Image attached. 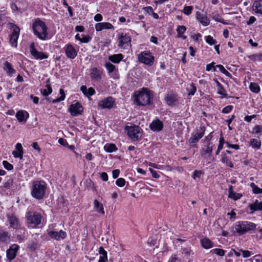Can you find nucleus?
<instances>
[{"mask_svg": "<svg viewBox=\"0 0 262 262\" xmlns=\"http://www.w3.org/2000/svg\"><path fill=\"white\" fill-rule=\"evenodd\" d=\"M34 34L41 40H45L48 36V28L45 22L39 18H36L32 24Z\"/></svg>", "mask_w": 262, "mask_h": 262, "instance_id": "1", "label": "nucleus"}, {"mask_svg": "<svg viewBox=\"0 0 262 262\" xmlns=\"http://www.w3.org/2000/svg\"><path fill=\"white\" fill-rule=\"evenodd\" d=\"M235 231L239 235H242L246 233L256 229L257 225L249 221H238L233 225Z\"/></svg>", "mask_w": 262, "mask_h": 262, "instance_id": "2", "label": "nucleus"}, {"mask_svg": "<svg viewBox=\"0 0 262 262\" xmlns=\"http://www.w3.org/2000/svg\"><path fill=\"white\" fill-rule=\"evenodd\" d=\"M47 189V184L43 181L33 182L31 189L32 196L37 200L43 199Z\"/></svg>", "mask_w": 262, "mask_h": 262, "instance_id": "3", "label": "nucleus"}, {"mask_svg": "<svg viewBox=\"0 0 262 262\" xmlns=\"http://www.w3.org/2000/svg\"><path fill=\"white\" fill-rule=\"evenodd\" d=\"M134 96L135 102L138 105L144 106L151 103V97L146 89H143L141 92H136Z\"/></svg>", "mask_w": 262, "mask_h": 262, "instance_id": "4", "label": "nucleus"}, {"mask_svg": "<svg viewBox=\"0 0 262 262\" xmlns=\"http://www.w3.org/2000/svg\"><path fill=\"white\" fill-rule=\"evenodd\" d=\"M26 218L27 227L30 228H35L40 224L42 216L36 211H28L26 212Z\"/></svg>", "mask_w": 262, "mask_h": 262, "instance_id": "5", "label": "nucleus"}, {"mask_svg": "<svg viewBox=\"0 0 262 262\" xmlns=\"http://www.w3.org/2000/svg\"><path fill=\"white\" fill-rule=\"evenodd\" d=\"M125 130L128 136L133 141H138L142 137L141 129L139 126L129 123L125 127Z\"/></svg>", "mask_w": 262, "mask_h": 262, "instance_id": "6", "label": "nucleus"}, {"mask_svg": "<svg viewBox=\"0 0 262 262\" xmlns=\"http://www.w3.org/2000/svg\"><path fill=\"white\" fill-rule=\"evenodd\" d=\"M205 130V128L204 126H200L199 128H195L191 133L189 139V143L191 146L196 147V143L203 137Z\"/></svg>", "mask_w": 262, "mask_h": 262, "instance_id": "7", "label": "nucleus"}, {"mask_svg": "<svg viewBox=\"0 0 262 262\" xmlns=\"http://www.w3.org/2000/svg\"><path fill=\"white\" fill-rule=\"evenodd\" d=\"M138 61L146 65L151 66L154 64L155 57L149 51L142 52L138 55Z\"/></svg>", "mask_w": 262, "mask_h": 262, "instance_id": "8", "label": "nucleus"}, {"mask_svg": "<svg viewBox=\"0 0 262 262\" xmlns=\"http://www.w3.org/2000/svg\"><path fill=\"white\" fill-rule=\"evenodd\" d=\"M10 27L13 29V31L10 35L9 42L12 47L16 48L17 46L20 29L13 24H10Z\"/></svg>", "mask_w": 262, "mask_h": 262, "instance_id": "9", "label": "nucleus"}, {"mask_svg": "<svg viewBox=\"0 0 262 262\" xmlns=\"http://www.w3.org/2000/svg\"><path fill=\"white\" fill-rule=\"evenodd\" d=\"M115 105V100L111 97L100 100L98 102V106L103 109H111Z\"/></svg>", "mask_w": 262, "mask_h": 262, "instance_id": "10", "label": "nucleus"}, {"mask_svg": "<svg viewBox=\"0 0 262 262\" xmlns=\"http://www.w3.org/2000/svg\"><path fill=\"white\" fill-rule=\"evenodd\" d=\"M30 51L31 54L35 59L41 60L43 59H46L48 57L47 54L45 53L42 52L38 51L35 48L34 43H32L30 46Z\"/></svg>", "mask_w": 262, "mask_h": 262, "instance_id": "11", "label": "nucleus"}, {"mask_svg": "<svg viewBox=\"0 0 262 262\" xmlns=\"http://www.w3.org/2000/svg\"><path fill=\"white\" fill-rule=\"evenodd\" d=\"M63 49L67 57L70 59H73L77 55V51L75 48L71 44H67Z\"/></svg>", "mask_w": 262, "mask_h": 262, "instance_id": "12", "label": "nucleus"}, {"mask_svg": "<svg viewBox=\"0 0 262 262\" xmlns=\"http://www.w3.org/2000/svg\"><path fill=\"white\" fill-rule=\"evenodd\" d=\"M69 111L72 116H76L81 114L83 107L79 102H77L70 106Z\"/></svg>", "mask_w": 262, "mask_h": 262, "instance_id": "13", "label": "nucleus"}, {"mask_svg": "<svg viewBox=\"0 0 262 262\" xmlns=\"http://www.w3.org/2000/svg\"><path fill=\"white\" fill-rule=\"evenodd\" d=\"M103 70L95 67L92 68L90 70V77L93 81H100L102 78Z\"/></svg>", "mask_w": 262, "mask_h": 262, "instance_id": "14", "label": "nucleus"}, {"mask_svg": "<svg viewBox=\"0 0 262 262\" xmlns=\"http://www.w3.org/2000/svg\"><path fill=\"white\" fill-rule=\"evenodd\" d=\"M19 246L17 244H13L7 251V257L9 261L13 260L16 256Z\"/></svg>", "mask_w": 262, "mask_h": 262, "instance_id": "15", "label": "nucleus"}, {"mask_svg": "<svg viewBox=\"0 0 262 262\" xmlns=\"http://www.w3.org/2000/svg\"><path fill=\"white\" fill-rule=\"evenodd\" d=\"M8 222L10 224V227L13 229H18L20 226L18 219L13 214L7 215Z\"/></svg>", "mask_w": 262, "mask_h": 262, "instance_id": "16", "label": "nucleus"}, {"mask_svg": "<svg viewBox=\"0 0 262 262\" xmlns=\"http://www.w3.org/2000/svg\"><path fill=\"white\" fill-rule=\"evenodd\" d=\"M48 235L51 238L57 241L64 239L67 236L66 232L62 230H60L59 232L50 231L48 232Z\"/></svg>", "mask_w": 262, "mask_h": 262, "instance_id": "17", "label": "nucleus"}, {"mask_svg": "<svg viewBox=\"0 0 262 262\" xmlns=\"http://www.w3.org/2000/svg\"><path fill=\"white\" fill-rule=\"evenodd\" d=\"M213 150V145L210 141H207L206 144L204 145L200 150L202 156L205 157L208 155L210 156Z\"/></svg>", "mask_w": 262, "mask_h": 262, "instance_id": "18", "label": "nucleus"}, {"mask_svg": "<svg viewBox=\"0 0 262 262\" xmlns=\"http://www.w3.org/2000/svg\"><path fill=\"white\" fill-rule=\"evenodd\" d=\"M119 44L118 46L123 48L125 45L128 44L131 41V38L127 34L121 33L119 35Z\"/></svg>", "mask_w": 262, "mask_h": 262, "instance_id": "19", "label": "nucleus"}, {"mask_svg": "<svg viewBox=\"0 0 262 262\" xmlns=\"http://www.w3.org/2000/svg\"><path fill=\"white\" fill-rule=\"evenodd\" d=\"M149 127L154 132H160L163 127V122L159 119L153 120L149 124Z\"/></svg>", "mask_w": 262, "mask_h": 262, "instance_id": "20", "label": "nucleus"}, {"mask_svg": "<svg viewBox=\"0 0 262 262\" xmlns=\"http://www.w3.org/2000/svg\"><path fill=\"white\" fill-rule=\"evenodd\" d=\"M221 161L226 166L230 168L234 167V164L231 161V157L228 156L225 152H222L221 155Z\"/></svg>", "mask_w": 262, "mask_h": 262, "instance_id": "21", "label": "nucleus"}, {"mask_svg": "<svg viewBox=\"0 0 262 262\" xmlns=\"http://www.w3.org/2000/svg\"><path fill=\"white\" fill-rule=\"evenodd\" d=\"M113 25L107 22L98 23L95 25V29L96 31H101L103 29H114Z\"/></svg>", "mask_w": 262, "mask_h": 262, "instance_id": "22", "label": "nucleus"}, {"mask_svg": "<svg viewBox=\"0 0 262 262\" xmlns=\"http://www.w3.org/2000/svg\"><path fill=\"white\" fill-rule=\"evenodd\" d=\"M196 18L197 20L204 26H207L209 24V20L205 14L196 12Z\"/></svg>", "mask_w": 262, "mask_h": 262, "instance_id": "23", "label": "nucleus"}, {"mask_svg": "<svg viewBox=\"0 0 262 262\" xmlns=\"http://www.w3.org/2000/svg\"><path fill=\"white\" fill-rule=\"evenodd\" d=\"M15 149L16 150L12 151V155L15 158H19L22 159L23 157V149L22 145L20 143H18L15 145Z\"/></svg>", "mask_w": 262, "mask_h": 262, "instance_id": "24", "label": "nucleus"}, {"mask_svg": "<svg viewBox=\"0 0 262 262\" xmlns=\"http://www.w3.org/2000/svg\"><path fill=\"white\" fill-rule=\"evenodd\" d=\"M16 117L19 122H26L29 118L28 113L25 111H19L16 114Z\"/></svg>", "mask_w": 262, "mask_h": 262, "instance_id": "25", "label": "nucleus"}, {"mask_svg": "<svg viewBox=\"0 0 262 262\" xmlns=\"http://www.w3.org/2000/svg\"><path fill=\"white\" fill-rule=\"evenodd\" d=\"M3 69L9 76H12L16 72V71L13 69L11 63L7 61L4 62Z\"/></svg>", "mask_w": 262, "mask_h": 262, "instance_id": "26", "label": "nucleus"}, {"mask_svg": "<svg viewBox=\"0 0 262 262\" xmlns=\"http://www.w3.org/2000/svg\"><path fill=\"white\" fill-rule=\"evenodd\" d=\"M165 100L168 105H174L177 101V95L174 94H168Z\"/></svg>", "mask_w": 262, "mask_h": 262, "instance_id": "27", "label": "nucleus"}, {"mask_svg": "<svg viewBox=\"0 0 262 262\" xmlns=\"http://www.w3.org/2000/svg\"><path fill=\"white\" fill-rule=\"evenodd\" d=\"M94 209L96 211L102 215H104L105 211L102 203H100L97 200L94 201Z\"/></svg>", "mask_w": 262, "mask_h": 262, "instance_id": "28", "label": "nucleus"}, {"mask_svg": "<svg viewBox=\"0 0 262 262\" xmlns=\"http://www.w3.org/2000/svg\"><path fill=\"white\" fill-rule=\"evenodd\" d=\"M215 83L217 86V93L218 94L222 95V97H226L227 94L225 89L224 88L223 85L220 83L217 79H214Z\"/></svg>", "mask_w": 262, "mask_h": 262, "instance_id": "29", "label": "nucleus"}, {"mask_svg": "<svg viewBox=\"0 0 262 262\" xmlns=\"http://www.w3.org/2000/svg\"><path fill=\"white\" fill-rule=\"evenodd\" d=\"M123 58V55L120 53L110 55L108 56V59L110 61L114 63H119Z\"/></svg>", "mask_w": 262, "mask_h": 262, "instance_id": "30", "label": "nucleus"}, {"mask_svg": "<svg viewBox=\"0 0 262 262\" xmlns=\"http://www.w3.org/2000/svg\"><path fill=\"white\" fill-rule=\"evenodd\" d=\"M249 208L252 211L262 210V201L256 200L254 203L249 205Z\"/></svg>", "mask_w": 262, "mask_h": 262, "instance_id": "31", "label": "nucleus"}, {"mask_svg": "<svg viewBox=\"0 0 262 262\" xmlns=\"http://www.w3.org/2000/svg\"><path fill=\"white\" fill-rule=\"evenodd\" d=\"M253 9L256 13L262 14V0L255 1L253 5Z\"/></svg>", "mask_w": 262, "mask_h": 262, "instance_id": "32", "label": "nucleus"}, {"mask_svg": "<svg viewBox=\"0 0 262 262\" xmlns=\"http://www.w3.org/2000/svg\"><path fill=\"white\" fill-rule=\"evenodd\" d=\"M186 30V28L184 26H179L177 29L178 37L181 38L183 39H186L187 36L183 35Z\"/></svg>", "mask_w": 262, "mask_h": 262, "instance_id": "33", "label": "nucleus"}, {"mask_svg": "<svg viewBox=\"0 0 262 262\" xmlns=\"http://www.w3.org/2000/svg\"><path fill=\"white\" fill-rule=\"evenodd\" d=\"M201 243L202 247L205 249H210L213 247V243L208 238H204L201 239Z\"/></svg>", "mask_w": 262, "mask_h": 262, "instance_id": "34", "label": "nucleus"}, {"mask_svg": "<svg viewBox=\"0 0 262 262\" xmlns=\"http://www.w3.org/2000/svg\"><path fill=\"white\" fill-rule=\"evenodd\" d=\"M249 146L253 148L259 149L261 146V142L257 139H251L249 142Z\"/></svg>", "mask_w": 262, "mask_h": 262, "instance_id": "35", "label": "nucleus"}, {"mask_svg": "<svg viewBox=\"0 0 262 262\" xmlns=\"http://www.w3.org/2000/svg\"><path fill=\"white\" fill-rule=\"evenodd\" d=\"M49 80L47 81V84L45 86V89L43 90H41V93L45 96H47L51 94L52 92V89L50 84L48 83Z\"/></svg>", "mask_w": 262, "mask_h": 262, "instance_id": "36", "label": "nucleus"}, {"mask_svg": "<svg viewBox=\"0 0 262 262\" xmlns=\"http://www.w3.org/2000/svg\"><path fill=\"white\" fill-rule=\"evenodd\" d=\"M10 237L8 233L6 231H2L0 232V241L2 242H8L9 241Z\"/></svg>", "mask_w": 262, "mask_h": 262, "instance_id": "37", "label": "nucleus"}, {"mask_svg": "<svg viewBox=\"0 0 262 262\" xmlns=\"http://www.w3.org/2000/svg\"><path fill=\"white\" fill-rule=\"evenodd\" d=\"M249 89L253 93H258L260 91V87L258 84L251 82L249 85Z\"/></svg>", "mask_w": 262, "mask_h": 262, "instance_id": "38", "label": "nucleus"}, {"mask_svg": "<svg viewBox=\"0 0 262 262\" xmlns=\"http://www.w3.org/2000/svg\"><path fill=\"white\" fill-rule=\"evenodd\" d=\"M248 58L254 61H262V54H252L248 56Z\"/></svg>", "mask_w": 262, "mask_h": 262, "instance_id": "39", "label": "nucleus"}, {"mask_svg": "<svg viewBox=\"0 0 262 262\" xmlns=\"http://www.w3.org/2000/svg\"><path fill=\"white\" fill-rule=\"evenodd\" d=\"M104 150L108 152H112L117 150L114 144H106L104 147Z\"/></svg>", "mask_w": 262, "mask_h": 262, "instance_id": "40", "label": "nucleus"}, {"mask_svg": "<svg viewBox=\"0 0 262 262\" xmlns=\"http://www.w3.org/2000/svg\"><path fill=\"white\" fill-rule=\"evenodd\" d=\"M250 187L252 189V191L253 193L255 194H259L262 193V189L259 188L257 186H256L254 183H251L250 184Z\"/></svg>", "mask_w": 262, "mask_h": 262, "instance_id": "41", "label": "nucleus"}, {"mask_svg": "<svg viewBox=\"0 0 262 262\" xmlns=\"http://www.w3.org/2000/svg\"><path fill=\"white\" fill-rule=\"evenodd\" d=\"M104 67L107 69L108 74L112 73L116 69V67L110 62H106L105 64Z\"/></svg>", "mask_w": 262, "mask_h": 262, "instance_id": "42", "label": "nucleus"}, {"mask_svg": "<svg viewBox=\"0 0 262 262\" xmlns=\"http://www.w3.org/2000/svg\"><path fill=\"white\" fill-rule=\"evenodd\" d=\"M60 94L61 95L60 97L58 98L53 100L52 102L55 103L61 101H63L65 98V94L63 89H60L59 90Z\"/></svg>", "mask_w": 262, "mask_h": 262, "instance_id": "43", "label": "nucleus"}, {"mask_svg": "<svg viewBox=\"0 0 262 262\" xmlns=\"http://www.w3.org/2000/svg\"><path fill=\"white\" fill-rule=\"evenodd\" d=\"M187 89L188 91V95H193L196 91V88L193 83L191 84Z\"/></svg>", "mask_w": 262, "mask_h": 262, "instance_id": "44", "label": "nucleus"}, {"mask_svg": "<svg viewBox=\"0 0 262 262\" xmlns=\"http://www.w3.org/2000/svg\"><path fill=\"white\" fill-rule=\"evenodd\" d=\"M212 18L216 21L224 23V19L220 16L219 14L212 13Z\"/></svg>", "mask_w": 262, "mask_h": 262, "instance_id": "45", "label": "nucleus"}, {"mask_svg": "<svg viewBox=\"0 0 262 262\" xmlns=\"http://www.w3.org/2000/svg\"><path fill=\"white\" fill-rule=\"evenodd\" d=\"M206 41L210 45H214L216 43V40L210 35L206 37Z\"/></svg>", "mask_w": 262, "mask_h": 262, "instance_id": "46", "label": "nucleus"}, {"mask_svg": "<svg viewBox=\"0 0 262 262\" xmlns=\"http://www.w3.org/2000/svg\"><path fill=\"white\" fill-rule=\"evenodd\" d=\"M192 9L193 7L192 6H185L183 10V12L185 14L188 15L191 13Z\"/></svg>", "mask_w": 262, "mask_h": 262, "instance_id": "47", "label": "nucleus"}, {"mask_svg": "<svg viewBox=\"0 0 262 262\" xmlns=\"http://www.w3.org/2000/svg\"><path fill=\"white\" fill-rule=\"evenodd\" d=\"M242 196V195L240 193L233 192L231 194H229V197L233 199L234 200H237L239 199Z\"/></svg>", "mask_w": 262, "mask_h": 262, "instance_id": "48", "label": "nucleus"}, {"mask_svg": "<svg viewBox=\"0 0 262 262\" xmlns=\"http://www.w3.org/2000/svg\"><path fill=\"white\" fill-rule=\"evenodd\" d=\"M3 164L5 168L8 170H11L13 168V166L7 161H4L3 162Z\"/></svg>", "mask_w": 262, "mask_h": 262, "instance_id": "49", "label": "nucleus"}, {"mask_svg": "<svg viewBox=\"0 0 262 262\" xmlns=\"http://www.w3.org/2000/svg\"><path fill=\"white\" fill-rule=\"evenodd\" d=\"M212 251H213V252L216 255L222 256H224L225 253V251L223 249L219 248L214 249L212 250Z\"/></svg>", "mask_w": 262, "mask_h": 262, "instance_id": "50", "label": "nucleus"}, {"mask_svg": "<svg viewBox=\"0 0 262 262\" xmlns=\"http://www.w3.org/2000/svg\"><path fill=\"white\" fill-rule=\"evenodd\" d=\"M125 183V181L123 178H119L116 181V184L119 187H123Z\"/></svg>", "mask_w": 262, "mask_h": 262, "instance_id": "51", "label": "nucleus"}, {"mask_svg": "<svg viewBox=\"0 0 262 262\" xmlns=\"http://www.w3.org/2000/svg\"><path fill=\"white\" fill-rule=\"evenodd\" d=\"M262 132V126L259 125H255L253 128V134H258Z\"/></svg>", "mask_w": 262, "mask_h": 262, "instance_id": "52", "label": "nucleus"}, {"mask_svg": "<svg viewBox=\"0 0 262 262\" xmlns=\"http://www.w3.org/2000/svg\"><path fill=\"white\" fill-rule=\"evenodd\" d=\"M232 108H233V106L229 105L226 106L224 108H223L222 111V112L224 114H227V113H229V112H230L231 111V110H232Z\"/></svg>", "mask_w": 262, "mask_h": 262, "instance_id": "53", "label": "nucleus"}, {"mask_svg": "<svg viewBox=\"0 0 262 262\" xmlns=\"http://www.w3.org/2000/svg\"><path fill=\"white\" fill-rule=\"evenodd\" d=\"M240 251L241 252L244 258L249 257L251 255L250 252L248 250H244L241 249Z\"/></svg>", "mask_w": 262, "mask_h": 262, "instance_id": "54", "label": "nucleus"}, {"mask_svg": "<svg viewBox=\"0 0 262 262\" xmlns=\"http://www.w3.org/2000/svg\"><path fill=\"white\" fill-rule=\"evenodd\" d=\"M95 93V91L93 88H90L87 90V93L86 96L89 97Z\"/></svg>", "mask_w": 262, "mask_h": 262, "instance_id": "55", "label": "nucleus"}, {"mask_svg": "<svg viewBox=\"0 0 262 262\" xmlns=\"http://www.w3.org/2000/svg\"><path fill=\"white\" fill-rule=\"evenodd\" d=\"M149 170L150 171V173H151L152 177L153 178L158 179L160 177V175L158 174V173L151 168H149Z\"/></svg>", "mask_w": 262, "mask_h": 262, "instance_id": "56", "label": "nucleus"}, {"mask_svg": "<svg viewBox=\"0 0 262 262\" xmlns=\"http://www.w3.org/2000/svg\"><path fill=\"white\" fill-rule=\"evenodd\" d=\"M214 64H215V63L214 62H212V63H211L210 64H208L206 66V71H209L211 70L212 68H213V71H215V67H214Z\"/></svg>", "mask_w": 262, "mask_h": 262, "instance_id": "57", "label": "nucleus"}, {"mask_svg": "<svg viewBox=\"0 0 262 262\" xmlns=\"http://www.w3.org/2000/svg\"><path fill=\"white\" fill-rule=\"evenodd\" d=\"M225 144H226L227 147L228 148H232L235 149L236 150H237L239 148V146L237 144H231L227 142H226Z\"/></svg>", "mask_w": 262, "mask_h": 262, "instance_id": "58", "label": "nucleus"}, {"mask_svg": "<svg viewBox=\"0 0 262 262\" xmlns=\"http://www.w3.org/2000/svg\"><path fill=\"white\" fill-rule=\"evenodd\" d=\"M168 262H180V259L177 257L176 255H172L170 257Z\"/></svg>", "mask_w": 262, "mask_h": 262, "instance_id": "59", "label": "nucleus"}, {"mask_svg": "<svg viewBox=\"0 0 262 262\" xmlns=\"http://www.w3.org/2000/svg\"><path fill=\"white\" fill-rule=\"evenodd\" d=\"M202 174L201 171L195 170L193 172V178L195 179L196 178H200Z\"/></svg>", "mask_w": 262, "mask_h": 262, "instance_id": "60", "label": "nucleus"}, {"mask_svg": "<svg viewBox=\"0 0 262 262\" xmlns=\"http://www.w3.org/2000/svg\"><path fill=\"white\" fill-rule=\"evenodd\" d=\"M94 19L96 21H100L102 20L103 17L101 14L98 13L95 15Z\"/></svg>", "mask_w": 262, "mask_h": 262, "instance_id": "61", "label": "nucleus"}, {"mask_svg": "<svg viewBox=\"0 0 262 262\" xmlns=\"http://www.w3.org/2000/svg\"><path fill=\"white\" fill-rule=\"evenodd\" d=\"M256 116L255 115H253L251 116H246L244 117V120L247 122H250L251 121V120L253 118H254Z\"/></svg>", "mask_w": 262, "mask_h": 262, "instance_id": "62", "label": "nucleus"}, {"mask_svg": "<svg viewBox=\"0 0 262 262\" xmlns=\"http://www.w3.org/2000/svg\"><path fill=\"white\" fill-rule=\"evenodd\" d=\"M99 253L101 256H107V252L102 247H100L99 249Z\"/></svg>", "mask_w": 262, "mask_h": 262, "instance_id": "63", "label": "nucleus"}, {"mask_svg": "<svg viewBox=\"0 0 262 262\" xmlns=\"http://www.w3.org/2000/svg\"><path fill=\"white\" fill-rule=\"evenodd\" d=\"M32 146L34 149L37 150L38 152L41 151V149L37 142H33L32 144Z\"/></svg>", "mask_w": 262, "mask_h": 262, "instance_id": "64", "label": "nucleus"}]
</instances>
